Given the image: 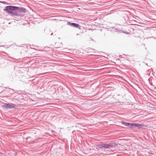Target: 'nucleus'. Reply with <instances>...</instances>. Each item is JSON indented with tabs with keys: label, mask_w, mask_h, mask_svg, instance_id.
Listing matches in <instances>:
<instances>
[{
	"label": "nucleus",
	"mask_w": 156,
	"mask_h": 156,
	"mask_svg": "<svg viewBox=\"0 0 156 156\" xmlns=\"http://www.w3.org/2000/svg\"><path fill=\"white\" fill-rule=\"evenodd\" d=\"M17 8H18L17 6L10 5L6 6L3 10L12 16H20V14L17 12Z\"/></svg>",
	"instance_id": "obj_1"
},
{
	"label": "nucleus",
	"mask_w": 156,
	"mask_h": 156,
	"mask_svg": "<svg viewBox=\"0 0 156 156\" xmlns=\"http://www.w3.org/2000/svg\"><path fill=\"white\" fill-rule=\"evenodd\" d=\"M121 123L122 124L131 128L136 127L138 129H140L142 128L144 126V125L143 124H138L136 123H129L123 121H122Z\"/></svg>",
	"instance_id": "obj_2"
},
{
	"label": "nucleus",
	"mask_w": 156,
	"mask_h": 156,
	"mask_svg": "<svg viewBox=\"0 0 156 156\" xmlns=\"http://www.w3.org/2000/svg\"><path fill=\"white\" fill-rule=\"evenodd\" d=\"M2 106L4 108H6L7 109L12 108L16 109L17 107V106L16 105L12 103H5Z\"/></svg>",
	"instance_id": "obj_3"
},
{
	"label": "nucleus",
	"mask_w": 156,
	"mask_h": 156,
	"mask_svg": "<svg viewBox=\"0 0 156 156\" xmlns=\"http://www.w3.org/2000/svg\"><path fill=\"white\" fill-rule=\"evenodd\" d=\"M114 146L113 145L108 144H104L101 145H100L99 146V147L101 149L103 148L111 149Z\"/></svg>",
	"instance_id": "obj_4"
},
{
	"label": "nucleus",
	"mask_w": 156,
	"mask_h": 156,
	"mask_svg": "<svg viewBox=\"0 0 156 156\" xmlns=\"http://www.w3.org/2000/svg\"><path fill=\"white\" fill-rule=\"evenodd\" d=\"M84 26L85 25L84 24H79V32H80V33H82L84 31H85V29L84 27Z\"/></svg>",
	"instance_id": "obj_5"
},
{
	"label": "nucleus",
	"mask_w": 156,
	"mask_h": 156,
	"mask_svg": "<svg viewBox=\"0 0 156 156\" xmlns=\"http://www.w3.org/2000/svg\"><path fill=\"white\" fill-rule=\"evenodd\" d=\"M17 12H18V13L19 12H20L21 13H26V9L23 7H17Z\"/></svg>",
	"instance_id": "obj_6"
},
{
	"label": "nucleus",
	"mask_w": 156,
	"mask_h": 156,
	"mask_svg": "<svg viewBox=\"0 0 156 156\" xmlns=\"http://www.w3.org/2000/svg\"><path fill=\"white\" fill-rule=\"evenodd\" d=\"M67 24L71 27H74L76 28L78 27V24L74 23H71L69 22L67 23Z\"/></svg>",
	"instance_id": "obj_7"
},
{
	"label": "nucleus",
	"mask_w": 156,
	"mask_h": 156,
	"mask_svg": "<svg viewBox=\"0 0 156 156\" xmlns=\"http://www.w3.org/2000/svg\"><path fill=\"white\" fill-rule=\"evenodd\" d=\"M112 29H113V30L116 32H118L119 33H121L122 31L119 29H117L115 27H112Z\"/></svg>",
	"instance_id": "obj_8"
},
{
	"label": "nucleus",
	"mask_w": 156,
	"mask_h": 156,
	"mask_svg": "<svg viewBox=\"0 0 156 156\" xmlns=\"http://www.w3.org/2000/svg\"><path fill=\"white\" fill-rule=\"evenodd\" d=\"M48 73V72H46L45 73L39 74H38V76H43V75H44L45 74H47Z\"/></svg>",
	"instance_id": "obj_9"
},
{
	"label": "nucleus",
	"mask_w": 156,
	"mask_h": 156,
	"mask_svg": "<svg viewBox=\"0 0 156 156\" xmlns=\"http://www.w3.org/2000/svg\"><path fill=\"white\" fill-rule=\"evenodd\" d=\"M82 66H80V65H79V68H78V69H79V73L80 72V70H81V69H80V68H81V67H82Z\"/></svg>",
	"instance_id": "obj_10"
},
{
	"label": "nucleus",
	"mask_w": 156,
	"mask_h": 156,
	"mask_svg": "<svg viewBox=\"0 0 156 156\" xmlns=\"http://www.w3.org/2000/svg\"><path fill=\"white\" fill-rule=\"evenodd\" d=\"M1 3H3L4 4H8V3H7L6 2H4V1L1 2Z\"/></svg>",
	"instance_id": "obj_11"
},
{
	"label": "nucleus",
	"mask_w": 156,
	"mask_h": 156,
	"mask_svg": "<svg viewBox=\"0 0 156 156\" xmlns=\"http://www.w3.org/2000/svg\"><path fill=\"white\" fill-rule=\"evenodd\" d=\"M28 138H30V137H27V138H26V139H27V140L28 139Z\"/></svg>",
	"instance_id": "obj_12"
},
{
	"label": "nucleus",
	"mask_w": 156,
	"mask_h": 156,
	"mask_svg": "<svg viewBox=\"0 0 156 156\" xmlns=\"http://www.w3.org/2000/svg\"><path fill=\"white\" fill-rule=\"evenodd\" d=\"M53 34V33H51V35H52Z\"/></svg>",
	"instance_id": "obj_13"
},
{
	"label": "nucleus",
	"mask_w": 156,
	"mask_h": 156,
	"mask_svg": "<svg viewBox=\"0 0 156 156\" xmlns=\"http://www.w3.org/2000/svg\"><path fill=\"white\" fill-rule=\"evenodd\" d=\"M1 47H4V46L3 45H2V46H0Z\"/></svg>",
	"instance_id": "obj_14"
},
{
	"label": "nucleus",
	"mask_w": 156,
	"mask_h": 156,
	"mask_svg": "<svg viewBox=\"0 0 156 156\" xmlns=\"http://www.w3.org/2000/svg\"><path fill=\"white\" fill-rule=\"evenodd\" d=\"M90 39H91V40L92 41H93V40L92 39H91V38H90Z\"/></svg>",
	"instance_id": "obj_15"
},
{
	"label": "nucleus",
	"mask_w": 156,
	"mask_h": 156,
	"mask_svg": "<svg viewBox=\"0 0 156 156\" xmlns=\"http://www.w3.org/2000/svg\"><path fill=\"white\" fill-rule=\"evenodd\" d=\"M76 35H78V34H76Z\"/></svg>",
	"instance_id": "obj_16"
},
{
	"label": "nucleus",
	"mask_w": 156,
	"mask_h": 156,
	"mask_svg": "<svg viewBox=\"0 0 156 156\" xmlns=\"http://www.w3.org/2000/svg\"><path fill=\"white\" fill-rule=\"evenodd\" d=\"M78 9L80 10V8H78Z\"/></svg>",
	"instance_id": "obj_17"
},
{
	"label": "nucleus",
	"mask_w": 156,
	"mask_h": 156,
	"mask_svg": "<svg viewBox=\"0 0 156 156\" xmlns=\"http://www.w3.org/2000/svg\"><path fill=\"white\" fill-rule=\"evenodd\" d=\"M1 1H0V2L1 3Z\"/></svg>",
	"instance_id": "obj_18"
}]
</instances>
